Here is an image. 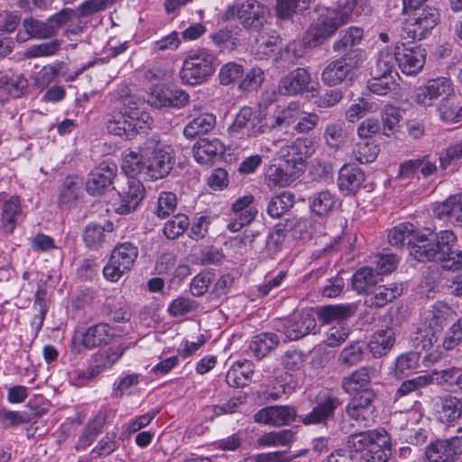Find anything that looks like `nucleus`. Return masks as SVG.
I'll return each mask as SVG.
<instances>
[{"label": "nucleus", "instance_id": "f8f14e48", "mask_svg": "<svg viewBox=\"0 0 462 462\" xmlns=\"http://www.w3.org/2000/svg\"><path fill=\"white\" fill-rule=\"evenodd\" d=\"M119 202L115 211L119 215H127L134 211L145 196L143 182L136 178H126L125 183L117 189Z\"/></svg>", "mask_w": 462, "mask_h": 462}, {"label": "nucleus", "instance_id": "4d7b16f0", "mask_svg": "<svg viewBox=\"0 0 462 462\" xmlns=\"http://www.w3.org/2000/svg\"><path fill=\"white\" fill-rule=\"evenodd\" d=\"M433 383L432 375H420L409 380L403 381L395 393L394 399L397 402L402 397L420 390Z\"/></svg>", "mask_w": 462, "mask_h": 462}, {"label": "nucleus", "instance_id": "8fccbe9b", "mask_svg": "<svg viewBox=\"0 0 462 462\" xmlns=\"http://www.w3.org/2000/svg\"><path fill=\"white\" fill-rule=\"evenodd\" d=\"M383 430H367L352 434L347 439V446L350 449L364 454L378 439Z\"/></svg>", "mask_w": 462, "mask_h": 462}, {"label": "nucleus", "instance_id": "9d476101", "mask_svg": "<svg viewBox=\"0 0 462 462\" xmlns=\"http://www.w3.org/2000/svg\"><path fill=\"white\" fill-rule=\"evenodd\" d=\"M375 399L376 393L374 390L364 389L351 399L346 411L352 420L367 426L376 417Z\"/></svg>", "mask_w": 462, "mask_h": 462}, {"label": "nucleus", "instance_id": "0e129e2a", "mask_svg": "<svg viewBox=\"0 0 462 462\" xmlns=\"http://www.w3.org/2000/svg\"><path fill=\"white\" fill-rule=\"evenodd\" d=\"M76 18V11L71 8H63L47 19L51 38L55 37L60 30Z\"/></svg>", "mask_w": 462, "mask_h": 462}, {"label": "nucleus", "instance_id": "13d9d810", "mask_svg": "<svg viewBox=\"0 0 462 462\" xmlns=\"http://www.w3.org/2000/svg\"><path fill=\"white\" fill-rule=\"evenodd\" d=\"M26 87L27 81L24 78L0 72V88L12 97H20Z\"/></svg>", "mask_w": 462, "mask_h": 462}, {"label": "nucleus", "instance_id": "de8ad7c7", "mask_svg": "<svg viewBox=\"0 0 462 462\" xmlns=\"http://www.w3.org/2000/svg\"><path fill=\"white\" fill-rule=\"evenodd\" d=\"M430 375L439 385L457 388L462 392V369L452 366L443 370H434Z\"/></svg>", "mask_w": 462, "mask_h": 462}, {"label": "nucleus", "instance_id": "e2e57ef3", "mask_svg": "<svg viewBox=\"0 0 462 462\" xmlns=\"http://www.w3.org/2000/svg\"><path fill=\"white\" fill-rule=\"evenodd\" d=\"M293 439V432L290 430L271 431L264 433L257 439L259 447H278L286 446Z\"/></svg>", "mask_w": 462, "mask_h": 462}, {"label": "nucleus", "instance_id": "2eb2a0df", "mask_svg": "<svg viewBox=\"0 0 462 462\" xmlns=\"http://www.w3.org/2000/svg\"><path fill=\"white\" fill-rule=\"evenodd\" d=\"M437 262L452 261V265L444 267L458 268L462 265V251L456 248L457 236L452 230H442L439 233H433Z\"/></svg>", "mask_w": 462, "mask_h": 462}, {"label": "nucleus", "instance_id": "412c9836", "mask_svg": "<svg viewBox=\"0 0 462 462\" xmlns=\"http://www.w3.org/2000/svg\"><path fill=\"white\" fill-rule=\"evenodd\" d=\"M436 246L432 232H415L412 240L409 239V252L419 262H437Z\"/></svg>", "mask_w": 462, "mask_h": 462}, {"label": "nucleus", "instance_id": "a18cd8bd", "mask_svg": "<svg viewBox=\"0 0 462 462\" xmlns=\"http://www.w3.org/2000/svg\"><path fill=\"white\" fill-rule=\"evenodd\" d=\"M294 194L283 191L270 199L266 208L267 214L273 218H280L294 206Z\"/></svg>", "mask_w": 462, "mask_h": 462}, {"label": "nucleus", "instance_id": "37998d69", "mask_svg": "<svg viewBox=\"0 0 462 462\" xmlns=\"http://www.w3.org/2000/svg\"><path fill=\"white\" fill-rule=\"evenodd\" d=\"M401 293L402 289L397 283L379 286L365 299V304L371 308H382L400 296Z\"/></svg>", "mask_w": 462, "mask_h": 462}, {"label": "nucleus", "instance_id": "39448f33", "mask_svg": "<svg viewBox=\"0 0 462 462\" xmlns=\"http://www.w3.org/2000/svg\"><path fill=\"white\" fill-rule=\"evenodd\" d=\"M138 255L139 249L134 243L128 241L118 243L103 269L105 278L110 282H117L132 269Z\"/></svg>", "mask_w": 462, "mask_h": 462}, {"label": "nucleus", "instance_id": "79ce46f5", "mask_svg": "<svg viewBox=\"0 0 462 462\" xmlns=\"http://www.w3.org/2000/svg\"><path fill=\"white\" fill-rule=\"evenodd\" d=\"M279 343L280 338L275 333H261L253 337L249 348L255 357L262 359L275 349Z\"/></svg>", "mask_w": 462, "mask_h": 462}, {"label": "nucleus", "instance_id": "680f3d73", "mask_svg": "<svg viewBox=\"0 0 462 462\" xmlns=\"http://www.w3.org/2000/svg\"><path fill=\"white\" fill-rule=\"evenodd\" d=\"M106 239V228L97 223H89L84 229L83 241L90 249L97 250Z\"/></svg>", "mask_w": 462, "mask_h": 462}, {"label": "nucleus", "instance_id": "cd10ccee", "mask_svg": "<svg viewBox=\"0 0 462 462\" xmlns=\"http://www.w3.org/2000/svg\"><path fill=\"white\" fill-rule=\"evenodd\" d=\"M374 373L375 369L371 366H361L342 378L341 388L349 394L369 389L367 386Z\"/></svg>", "mask_w": 462, "mask_h": 462}, {"label": "nucleus", "instance_id": "dca6fc26", "mask_svg": "<svg viewBox=\"0 0 462 462\" xmlns=\"http://www.w3.org/2000/svg\"><path fill=\"white\" fill-rule=\"evenodd\" d=\"M117 166L112 162H102L89 173L86 183L87 191L92 196H100L113 184Z\"/></svg>", "mask_w": 462, "mask_h": 462}, {"label": "nucleus", "instance_id": "e433bc0d", "mask_svg": "<svg viewBox=\"0 0 462 462\" xmlns=\"http://www.w3.org/2000/svg\"><path fill=\"white\" fill-rule=\"evenodd\" d=\"M82 182L77 176H68L62 184L59 206L60 208L69 209L74 208L81 193Z\"/></svg>", "mask_w": 462, "mask_h": 462}, {"label": "nucleus", "instance_id": "f704fd0d", "mask_svg": "<svg viewBox=\"0 0 462 462\" xmlns=\"http://www.w3.org/2000/svg\"><path fill=\"white\" fill-rule=\"evenodd\" d=\"M301 112L300 106L291 102L276 115L267 117L269 131H282L295 123Z\"/></svg>", "mask_w": 462, "mask_h": 462}, {"label": "nucleus", "instance_id": "6ab92c4d", "mask_svg": "<svg viewBox=\"0 0 462 462\" xmlns=\"http://www.w3.org/2000/svg\"><path fill=\"white\" fill-rule=\"evenodd\" d=\"M297 411L291 405H273L261 409L254 414V420L258 423L271 426H285L293 422Z\"/></svg>", "mask_w": 462, "mask_h": 462}, {"label": "nucleus", "instance_id": "052dcab7", "mask_svg": "<svg viewBox=\"0 0 462 462\" xmlns=\"http://www.w3.org/2000/svg\"><path fill=\"white\" fill-rule=\"evenodd\" d=\"M419 354L410 352L397 357L393 374L397 378H402L411 374L419 367Z\"/></svg>", "mask_w": 462, "mask_h": 462}, {"label": "nucleus", "instance_id": "20e7f679", "mask_svg": "<svg viewBox=\"0 0 462 462\" xmlns=\"http://www.w3.org/2000/svg\"><path fill=\"white\" fill-rule=\"evenodd\" d=\"M216 56L207 49L191 52L183 60L180 78L183 84L199 85L207 81L216 70Z\"/></svg>", "mask_w": 462, "mask_h": 462}, {"label": "nucleus", "instance_id": "5fc2aeb1", "mask_svg": "<svg viewBox=\"0 0 462 462\" xmlns=\"http://www.w3.org/2000/svg\"><path fill=\"white\" fill-rule=\"evenodd\" d=\"M367 88L370 92L375 95L385 96L388 93L396 92L399 88V85L394 76L381 77L373 74L372 79L367 82Z\"/></svg>", "mask_w": 462, "mask_h": 462}, {"label": "nucleus", "instance_id": "ea45409f", "mask_svg": "<svg viewBox=\"0 0 462 462\" xmlns=\"http://www.w3.org/2000/svg\"><path fill=\"white\" fill-rule=\"evenodd\" d=\"M215 125L216 116L213 114H199L184 127L183 134L189 139H194L200 134H208Z\"/></svg>", "mask_w": 462, "mask_h": 462}, {"label": "nucleus", "instance_id": "603ef678", "mask_svg": "<svg viewBox=\"0 0 462 462\" xmlns=\"http://www.w3.org/2000/svg\"><path fill=\"white\" fill-rule=\"evenodd\" d=\"M122 171L127 178H134L137 174L146 177V160L143 159L142 152H129L123 158Z\"/></svg>", "mask_w": 462, "mask_h": 462}, {"label": "nucleus", "instance_id": "2f4dec72", "mask_svg": "<svg viewBox=\"0 0 462 462\" xmlns=\"http://www.w3.org/2000/svg\"><path fill=\"white\" fill-rule=\"evenodd\" d=\"M106 420V412L103 411H98L97 414L90 420L83 429V431L76 444V449L84 450L88 448L96 438L102 432Z\"/></svg>", "mask_w": 462, "mask_h": 462}, {"label": "nucleus", "instance_id": "6e6d98bb", "mask_svg": "<svg viewBox=\"0 0 462 462\" xmlns=\"http://www.w3.org/2000/svg\"><path fill=\"white\" fill-rule=\"evenodd\" d=\"M395 63L397 58L395 51L392 53L389 51H381L378 54L375 67L373 69V74L376 76H394L398 77L395 70Z\"/></svg>", "mask_w": 462, "mask_h": 462}, {"label": "nucleus", "instance_id": "ddd939ff", "mask_svg": "<svg viewBox=\"0 0 462 462\" xmlns=\"http://www.w3.org/2000/svg\"><path fill=\"white\" fill-rule=\"evenodd\" d=\"M125 348L116 346L105 351H99L91 356L89 366L78 374L79 378L91 380L100 374L111 369L124 355Z\"/></svg>", "mask_w": 462, "mask_h": 462}, {"label": "nucleus", "instance_id": "864d4df0", "mask_svg": "<svg viewBox=\"0 0 462 462\" xmlns=\"http://www.w3.org/2000/svg\"><path fill=\"white\" fill-rule=\"evenodd\" d=\"M117 446L118 443L116 432H107L91 450L89 458H82L79 462H90L92 459L106 457L114 452L117 448Z\"/></svg>", "mask_w": 462, "mask_h": 462}, {"label": "nucleus", "instance_id": "b1692460", "mask_svg": "<svg viewBox=\"0 0 462 462\" xmlns=\"http://www.w3.org/2000/svg\"><path fill=\"white\" fill-rule=\"evenodd\" d=\"M462 416V398L452 394L439 397L435 417L442 423H451Z\"/></svg>", "mask_w": 462, "mask_h": 462}, {"label": "nucleus", "instance_id": "6e6552de", "mask_svg": "<svg viewBox=\"0 0 462 462\" xmlns=\"http://www.w3.org/2000/svg\"><path fill=\"white\" fill-rule=\"evenodd\" d=\"M360 63L361 51L350 50L340 58L327 64L321 73V80L328 87L339 85L353 74Z\"/></svg>", "mask_w": 462, "mask_h": 462}, {"label": "nucleus", "instance_id": "c9c22d12", "mask_svg": "<svg viewBox=\"0 0 462 462\" xmlns=\"http://www.w3.org/2000/svg\"><path fill=\"white\" fill-rule=\"evenodd\" d=\"M254 372V364L251 361L237 362L227 371L226 382L231 387H245L251 382Z\"/></svg>", "mask_w": 462, "mask_h": 462}, {"label": "nucleus", "instance_id": "c85d7f7f", "mask_svg": "<svg viewBox=\"0 0 462 462\" xmlns=\"http://www.w3.org/2000/svg\"><path fill=\"white\" fill-rule=\"evenodd\" d=\"M356 312L354 305H326L316 309V315L321 325H330L333 322L342 324V321L352 317Z\"/></svg>", "mask_w": 462, "mask_h": 462}, {"label": "nucleus", "instance_id": "f3484780", "mask_svg": "<svg viewBox=\"0 0 462 462\" xmlns=\"http://www.w3.org/2000/svg\"><path fill=\"white\" fill-rule=\"evenodd\" d=\"M454 93L449 79L440 77L428 80L427 84L420 87L415 95V102L423 106H430L439 97H447Z\"/></svg>", "mask_w": 462, "mask_h": 462}, {"label": "nucleus", "instance_id": "0eeeda50", "mask_svg": "<svg viewBox=\"0 0 462 462\" xmlns=\"http://www.w3.org/2000/svg\"><path fill=\"white\" fill-rule=\"evenodd\" d=\"M266 7L256 0H245L229 6L223 14L226 21L237 18L245 29L260 31L266 18Z\"/></svg>", "mask_w": 462, "mask_h": 462}, {"label": "nucleus", "instance_id": "1a4fd4ad", "mask_svg": "<svg viewBox=\"0 0 462 462\" xmlns=\"http://www.w3.org/2000/svg\"><path fill=\"white\" fill-rule=\"evenodd\" d=\"M462 456V436L437 439L425 448L428 462H457Z\"/></svg>", "mask_w": 462, "mask_h": 462}, {"label": "nucleus", "instance_id": "774afa93", "mask_svg": "<svg viewBox=\"0 0 462 462\" xmlns=\"http://www.w3.org/2000/svg\"><path fill=\"white\" fill-rule=\"evenodd\" d=\"M189 226V217L186 215L178 214L164 224L163 233L167 238L175 239L182 235Z\"/></svg>", "mask_w": 462, "mask_h": 462}, {"label": "nucleus", "instance_id": "4c0bfd02", "mask_svg": "<svg viewBox=\"0 0 462 462\" xmlns=\"http://www.w3.org/2000/svg\"><path fill=\"white\" fill-rule=\"evenodd\" d=\"M337 199L329 190L314 193L309 199V206L312 214L319 217H326L334 209Z\"/></svg>", "mask_w": 462, "mask_h": 462}, {"label": "nucleus", "instance_id": "58836bf2", "mask_svg": "<svg viewBox=\"0 0 462 462\" xmlns=\"http://www.w3.org/2000/svg\"><path fill=\"white\" fill-rule=\"evenodd\" d=\"M453 315L450 307L442 302H437L425 318L427 327L439 333L448 324V320L453 319Z\"/></svg>", "mask_w": 462, "mask_h": 462}, {"label": "nucleus", "instance_id": "f257e3e1", "mask_svg": "<svg viewBox=\"0 0 462 462\" xmlns=\"http://www.w3.org/2000/svg\"><path fill=\"white\" fill-rule=\"evenodd\" d=\"M356 6V0H346L337 8L324 7L319 9V14L307 30L304 41L310 47H316L326 39L331 37L336 31L347 23Z\"/></svg>", "mask_w": 462, "mask_h": 462}, {"label": "nucleus", "instance_id": "f03ea898", "mask_svg": "<svg viewBox=\"0 0 462 462\" xmlns=\"http://www.w3.org/2000/svg\"><path fill=\"white\" fill-rule=\"evenodd\" d=\"M314 152L312 142L298 138L290 145L282 147L280 155L284 159V166L279 167L270 175L276 185L284 187L304 171L305 162Z\"/></svg>", "mask_w": 462, "mask_h": 462}, {"label": "nucleus", "instance_id": "09e8293b", "mask_svg": "<svg viewBox=\"0 0 462 462\" xmlns=\"http://www.w3.org/2000/svg\"><path fill=\"white\" fill-rule=\"evenodd\" d=\"M378 282L379 277L374 268L363 267L354 273L352 287L357 293L368 292Z\"/></svg>", "mask_w": 462, "mask_h": 462}, {"label": "nucleus", "instance_id": "69168bd1", "mask_svg": "<svg viewBox=\"0 0 462 462\" xmlns=\"http://www.w3.org/2000/svg\"><path fill=\"white\" fill-rule=\"evenodd\" d=\"M414 226L411 223H402L389 232L388 239L392 245L401 247L407 241L409 245V239L412 240L415 234Z\"/></svg>", "mask_w": 462, "mask_h": 462}, {"label": "nucleus", "instance_id": "c03bdc74", "mask_svg": "<svg viewBox=\"0 0 462 462\" xmlns=\"http://www.w3.org/2000/svg\"><path fill=\"white\" fill-rule=\"evenodd\" d=\"M440 120L447 124H456L462 120V106L455 93L443 97L438 106Z\"/></svg>", "mask_w": 462, "mask_h": 462}, {"label": "nucleus", "instance_id": "7c9ffc66", "mask_svg": "<svg viewBox=\"0 0 462 462\" xmlns=\"http://www.w3.org/2000/svg\"><path fill=\"white\" fill-rule=\"evenodd\" d=\"M133 110L114 112L107 121V130L111 134L130 139L134 137Z\"/></svg>", "mask_w": 462, "mask_h": 462}, {"label": "nucleus", "instance_id": "423d86ee", "mask_svg": "<svg viewBox=\"0 0 462 462\" xmlns=\"http://www.w3.org/2000/svg\"><path fill=\"white\" fill-rule=\"evenodd\" d=\"M402 24L401 37L408 42L424 39L439 21L436 8L426 6L417 9Z\"/></svg>", "mask_w": 462, "mask_h": 462}, {"label": "nucleus", "instance_id": "9b49d317", "mask_svg": "<svg viewBox=\"0 0 462 462\" xmlns=\"http://www.w3.org/2000/svg\"><path fill=\"white\" fill-rule=\"evenodd\" d=\"M316 326V319L311 313L298 311L280 320L276 329L283 333L289 340H298L311 332L315 333Z\"/></svg>", "mask_w": 462, "mask_h": 462}, {"label": "nucleus", "instance_id": "a211bd4d", "mask_svg": "<svg viewBox=\"0 0 462 462\" xmlns=\"http://www.w3.org/2000/svg\"><path fill=\"white\" fill-rule=\"evenodd\" d=\"M397 64L403 74L416 75L423 68L426 60V51L420 46L395 48Z\"/></svg>", "mask_w": 462, "mask_h": 462}, {"label": "nucleus", "instance_id": "bb28decb", "mask_svg": "<svg viewBox=\"0 0 462 462\" xmlns=\"http://www.w3.org/2000/svg\"><path fill=\"white\" fill-rule=\"evenodd\" d=\"M224 144L217 138H202L193 146V156L200 164H208L220 157L224 152Z\"/></svg>", "mask_w": 462, "mask_h": 462}, {"label": "nucleus", "instance_id": "a19ab883", "mask_svg": "<svg viewBox=\"0 0 462 462\" xmlns=\"http://www.w3.org/2000/svg\"><path fill=\"white\" fill-rule=\"evenodd\" d=\"M391 454L389 436L385 430L361 456V462H387Z\"/></svg>", "mask_w": 462, "mask_h": 462}, {"label": "nucleus", "instance_id": "3c124183", "mask_svg": "<svg viewBox=\"0 0 462 462\" xmlns=\"http://www.w3.org/2000/svg\"><path fill=\"white\" fill-rule=\"evenodd\" d=\"M364 343L354 341L345 346L338 355L337 363L343 367H352L363 360Z\"/></svg>", "mask_w": 462, "mask_h": 462}, {"label": "nucleus", "instance_id": "338daca9", "mask_svg": "<svg viewBox=\"0 0 462 462\" xmlns=\"http://www.w3.org/2000/svg\"><path fill=\"white\" fill-rule=\"evenodd\" d=\"M61 41L58 39L50 42L33 44L30 46L24 52L27 59H34L40 57H48L54 55L60 49Z\"/></svg>", "mask_w": 462, "mask_h": 462}, {"label": "nucleus", "instance_id": "a878e982", "mask_svg": "<svg viewBox=\"0 0 462 462\" xmlns=\"http://www.w3.org/2000/svg\"><path fill=\"white\" fill-rule=\"evenodd\" d=\"M419 171L423 178H428L437 172V166L430 160L429 155L402 162L399 166L398 177L400 179H413Z\"/></svg>", "mask_w": 462, "mask_h": 462}, {"label": "nucleus", "instance_id": "c756f323", "mask_svg": "<svg viewBox=\"0 0 462 462\" xmlns=\"http://www.w3.org/2000/svg\"><path fill=\"white\" fill-rule=\"evenodd\" d=\"M22 25L23 29L16 34L19 42H25L30 39H51L47 20L42 21L31 16L23 19Z\"/></svg>", "mask_w": 462, "mask_h": 462}, {"label": "nucleus", "instance_id": "4468645a", "mask_svg": "<svg viewBox=\"0 0 462 462\" xmlns=\"http://www.w3.org/2000/svg\"><path fill=\"white\" fill-rule=\"evenodd\" d=\"M341 405L340 400L328 393H319L312 410L301 418L304 425L326 424L334 419L336 409Z\"/></svg>", "mask_w": 462, "mask_h": 462}, {"label": "nucleus", "instance_id": "7ed1b4c3", "mask_svg": "<svg viewBox=\"0 0 462 462\" xmlns=\"http://www.w3.org/2000/svg\"><path fill=\"white\" fill-rule=\"evenodd\" d=\"M146 160V178L157 180L167 177L175 164L173 149L158 137L147 138L140 148Z\"/></svg>", "mask_w": 462, "mask_h": 462}, {"label": "nucleus", "instance_id": "aec40b11", "mask_svg": "<svg viewBox=\"0 0 462 462\" xmlns=\"http://www.w3.org/2000/svg\"><path fill=\"white\" fill-rule=\"evenodd\" d=\"M310 83V71L305 68H297L280 79L278 90L282 95L296 96L307 91Z\"/></svg>", "mask_w": 462, "mask_h": 462}, {"label": "nucleus", "instance_id": "473e14b6", "mask_svg": "<svg viewBox=\"0 0 462 462\" xmlns=\"http://www.w3.org/2000/svg\"><path fill=\"white\" fill-rule=\"evenodd\" d=\"M394 342V331L393 328H386L379 329L372 335L367 347L374 357L379 358L385 356L392 349Z\"/></svg>", "mask_w": 462, "mask_h": 462}, {"label": "nucleus", "instance_id": "4be33fe9", "mask_svg": "<svg viewBox=\"0 0 462 462\" xmlns=\"http://www.w3.org/2000/svg\"><path fill=\"white\" fill-rule=\"evenodd\" d=\"M365 172L355 165L345 164L338 171V189L346 195H354L365 188Z\"/></svg>", "mask_w": 462, "mask_h": 462}, {"label": "nucleus", "instance_id": "bf43d9fd", "mask_svg": "<svg viewBox=\"0 0 462 462\" xmlns=\"http://www.w3.org/2000/svg\"><path fill=\"white\" fill-rule=\"evenodd\" d=\"M363 29L356 26L348 28L342 37L334 42L333 50L335 51H349L355 50L353 47L359 44L363 39Z\"/></svg>", "mask_w": 462, "mask_h": 462}, {"label": "nucleus", "instance_id": "393cba45", "mask_svg": "<svg viewBox=\"0 0 462 462\" xmlns=\"http://www.w3.org/2000/svg\"><path fill=\"white\" fill-rule=\"evenodd\" d=\"M114 337L113 328L107 323H97L81 334L80 342L85 348L91 349L108 345Z\"/></svg>", "mask_w": 462, "mask_h": 462}, {"label": "nucleus", "instance_id": "72a5a7b5", "mask_svg": "<svg viewBox=\"0 0 462 462\" xmlns=\"http://www.w3.org/2000/svg\"><path fill=\"white\" fill-rule=\"evenodd\" d=\"M243 30L238 26H226L209 34L213 44L220 49L234 50L239 44Z\"/></svg>", "mask_w": 462, "mask_h": 462}, {"label": "nucleus", "instance_id": "5701e85b", "mask_svg": "<svg viewBox=\"0 0 462 462\" xmlns=\"http://www.w3.org/2000/svg\"><path fill=\"white\" fill-rule=\"evenodd\" d=\"M433 214L439 219L462 226V194L451 195L444 201L437 203L433 208Z\"/></svg>", "mask_w": 462, "mask_h": 462}, {"label": "nucleus", "instance_id": "49530a36", "mask_svg": "<svg viewBox=\"0 0 462 462\" xmlns=\"http://www.w3.org/2000/svg\"><path fill=\"white\" fill-rule=\"evenodd\" d=\"M22 209L17 197H12L3 206L1 222L6 233H12L21 217Z\"/></svg>", "mask_w": 462, "mask_h": 462}]
</instances>
